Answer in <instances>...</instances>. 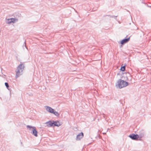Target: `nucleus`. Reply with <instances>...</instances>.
Returning <instances> with one entry per match:
<instances>
[{
	"label": "nucleus",
	"mask_w": 151,
	"mask_h": 151,
	"mask_svg": "<svg viewBox=\"0 0 151 151\" xmlns=\"http://www.w3.org/2000/svg\"><path fill=\"white\" fill-rule=\"evenodd\" d=\"M32 134L35 136L37 137L38 136L37 133L38 132L37 131L35 127H32Z\"/></svg>",
	"instance_id": "6"
},
{
	"label": "nucleus",
	"mask_w": 151,
	"mask_h": 151,
	"mask_svg": "<svg viewBox=\"0 0 151 151\" xmlns=\"http://www.w3.org/2000/svg\"><path fill=\"white\" fill-rule=\"evenodd\" d=\"M47 123L49 127L53 126V122H49Z\"/></svg>",
	"instance_id": "10"
},
{
	"label": "nucleus",
	"mask_w": 151,
	"mask_h": 151,
	"mask_svg": "<svg viewBox=\"0 0 151 151\" xmlns=\"http://www.w3.org/2000/svg\"><path fill=\"white\" fill-rule=\"evenodd\" d=\"M27 127L28 128H29L30 129V128H32V127H32L31 126L28 125V126H27Z\"/></svg>",
	"instance_id": "13"
},
{
	"label": "nucleus",
	"mask_w": 151,
	"mask_h": 151,
	"mask_svg": "<svg viewBox=\"0 0 151 151\" xmlns=\"http://www.w3.org/2000/svg\"><path fill=\"white\" fill-rule=\"evenodd\" d=\"M83 137V132H82L77 136L76 138V140H80L81 138H82Z\"/></svg>",
	"instance_id": "7"
},
{
	"label": "nucleus",
	"mask_w": 151,
	"mask_h": 151,
	"mask_svg": "<svg viewBox=\"0 0 151 151\" xmlns=\"http://www.w3.org/2000/svg\"><path fill=\"white\" fill-rule=\"evenodd\" d=\"M24 68V66L23 64H20L18 66L17 70L16 71V78H18L20 75H22V74L20 73L22 71Z\"/></svg>",
	"instance_id": "1"
},
{
	"label": "nucleus",
	"mask_w": 151,
	"mask_h": 151,
	"mask_svg": "<svg viewBox=\"0 0 151 151\" xmlns=\"http://www.w3.org/2000/svg\"><path fill=\"white\" fill-rule=\"evenodd\" d=\"M129 40L130 37L127 39H123L121 41L120 43L122 45H123L128 42L129 41Z\"/></svg>",
	"instance_id": "8"
},
{
	"label": "nucleus",
	"mask_w": 151,
	"mask_h": 151,
	"mask_svg": "<svg viewBox=\"0 0 151 151\" xmlns=\"http://www.w3.org/2000/svg\"><path fill=\"white\" fill-rule=\"evenodd\" d=\"M128 85L127 82L121 80H119L118 81L117 86L119 88H122Z\"/></svg>",
	"instance_id": "2"
},
{
	"label": "nucleus",
	"mask_w": 151,
	"mask_h": 151,
	"mask_svg": "<svg viewBox=\"0 0 151 151\" xmlns=\"http://www.w3.org/2000/svg\"><path fill=\"white\" fill-rule=\"evenodd\" d=\"M60 125V123L58 122H53V126H59Z\"/></svg>",
	"instance_id": "9"
},
{
	"label": "nucleus",
	"mask_w": 151,
	"mask_h": 151,
	"mask_svg": "<svg viewBox=\"0 0 151 151\" xmlns=\"http://www.w3.org/2000/svg\"><path fill=\"white\" fill-rule=\"evenodd\" d=\"M129 137L132 139L136 140H140L142 138L141 137H139L138 135L134 134H132L130 135Z\"/></svg>",
	"instance_id": "4"
},
{
	"label": "nucleus",
	"mask_w": 151,
	"mask_h": 151,
	"mask_svg": "<svg viewBox=\"0 0 151 151\" xmlns=\"http://www.w3.org/2000/svg\"><path fill=\"white\" fill-rule=\"evenodd\" d=\"M125 66H122V67H121V70L123 71H124L125 70Z\"/></svg>",
	"instance_id": "11"
},
{
	"label": "nucleus",
	"mask_w": 151,
	"mask_h": 151,
	"mask_svg": "<svg viewBox=\"0 0 151 151\" xmlns=\"http://www.w3.org/2000/svg\"><path fill=\"white\" fill-rule=\"evenodd\" d=\"M46 109L48 111L51 113L57 116H58L59 115V114L57 112L55 111L53 109L50 107L47 106Z\"/></svg>",
	"instance_id": "3"
},
{
	"label": "nucleus",
	"mask_w": 151,
	"mask_h": 151,
	"mask_svg": "<svg viewBox=\"0 0 151 151\" xmlns=\"http://www.w3.org/2000/svg\"><path fill=\"white\" fill-rule=\"evenodd\" d=\"M5 85L6 87L8 88L9 87V86L8 83H5Z\"/></svg>",
	"instance_id": "12"
},
{
	"label": "nucleus",
	"mask_w": 151,
	"mask_h": 151,
	"mask_svg": "<svg viewBox=\"0 0 151 151\" xmlns=\"http://www.w3.org/2000/svg\"><path fill=\"white\" fill-rule=\"evenodd\" d=\"M18 20L17 19L15 18H11L8 19L7 20V22L8 24H10L12 23H14L16 22Z\"/></svg>",
	"instance_id": "5"
}]
</instances>
